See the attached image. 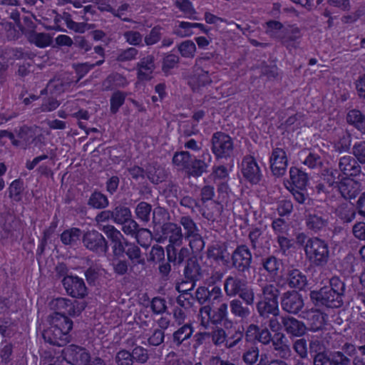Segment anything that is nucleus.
Instances as JSON below:
<instances>
[{
    "label": "nucleus",
    "mask_w": 365,
    "mask_h": 365,
    "mask_svg": "<svg viewBox=\"0 0 365 365\" xmlns=\"http://www.w3.org/2000/svg\"><path fill=\"white\" fill-rule=\"evenodd\" d=\"M329 284V286L310 292L311 300L316 306L338 308L343 304L344 283L339 277H332Z\"/></svg>",
    "instance_id": "1"
},
{
    "label": "nucleus",
    "mask_w": 365,
    "mask_h": 365,
    "mask_svg": "<svg viewBox=\"0 0 365 365\" xmlns=\"http://www.w3.org/2000/svg\"><path fill=\"white\" fill-rule=\"evenodd\" d=\"M49 327L43 334L44 339L57 346L65 344L68 341L72 321L63 314L54 313L49 317Z\"/></svg>",
    "instance_id": "2"
},
{
    "label": "nucleus",
    "mask_w": 365,
    "mask_h": 365,
    "mask_svg": "<svg viewBox=\"0 0 365 365\" xmlns=\"http://www.w3.org/2000/svg\"><path fill=\"white\" fill-rule=\"evenodd\" d=\"M304 252L307 259L315 266H324L329 261V245L319 237L307 240L304 245Z\"/></svg>",
    "instance_id": "3"
},
{
    "label": "nucleus",
    "mask_w": 365,
    "mask_h": 365,
    "mask_svg": "<svg viewBox=\"0 0 365 365\" xmlns=\"http://www.w3.org/2000/svg\"><path fill=\"white\" fill-rule=\"evenodd\" d=\"M49 307L55 313L60 314L70 315L71 317L78 316L81 312L85 309L86 304L84 302H72L70 299L63 297H58L53 299L49 302Z\"/></svg>",
    "instance_id": "4"
},
{
    "label": "nucleus",
    "mask_w": 365,
    "mask_h": 365,
    "mask_svg": "<svg viewBox=\"0 0 365 365\" xmlns=\"http://www.w3.org/2000/svg\"><path fill=\"white\" fill-rule=\"evenodd\" d=\"M39 130L24 127L19 133V140L14 139V135L8 131L4 130L0 133V144L6 143L7 140L14 145H29L37 140L36 135H38Z\"/></svg>",
    "instance_id": "5"
},
{
    "label": "nucleus",
    "mask_w": 365,
    "mask_h": 365,
    "mask_svg": "<svg viewBox=\"0 0 365 365\" xmlns=\"http://www.w3.org/2000/svg\"><path fill=\"white\" fill-rule=\"evenodd\" d=\"M233 150L231 138L222 133H217L212 138V151L217 158L230 156Z\"/></svg>",
    "instance_id": "6"
},
{
    "label": "nucleus",
    "mask_w": 365,
    "mask_h": 365,
    "mask_svg": "<svg viewBox=\"0 0 365 365\" xmlns=\"http://www.w3.org/2000/svg\"><path fill=\"white\" fill-rule=\"evenodd\" d=\"M272 173L277 177L282 176L287 170L288 160L285 151L279 148L273 149L269 158Z\"/></svg>",
    "instance_id": "7"
},
{
    "label": "nucleus",
    "mask_w": 365,
    "mask_h": 365,
    "mask_svg": "<svg viewBox=\"0 0 365 365\" xmlns=\"http://www.w3.org/2000/svg\"><path fill=\"white\" fill-rule=\"evenodd\" d=\"M281 305L285 312L297 314L304 307V301L298 292H287L283 295Z\"/></svg>",
    "instance_id": "8"
},
{
    "label": "nucleus",
    "mask_w": 365,
    "mask_h": 365,
    "mask_svg": "<svg viewBox=\"0 0 365 365\" xmlns=\"http://www.w3.org/2000/svg\"><path fill=\"white\" fill-rule=\"evenodd\" d=\"M63 284L67 293L73 297L83 298L87 294L83 280L78 277L66 276Z\"/></svg>",
    "instance_id": "9"
},
{
    "label": "nucleus",
    "mask_w": 365,
    "mask_h": 365,
    "mask_svg": "<svg viewBox=\"0 0 365 365\" xmlns=\"http://www.w3.org/2000/svg\"><path fill=\"white\" fill-rule=\"evenodd\" d=\"M23 32L29 41L37 47H47L52 42V37L48 34L36 31L32 22L28 24L27 27L24 29Z\"/></svg>",
    "instance_id": "10"
},
{
    "label": "nucleus",
    "mask_w": 365,
    "mask_h": 365,
    "mask_svg": "<svg viewBox=\"0 0 365 365\" xmlns=\"http://www.w3.org/2000/svg\"><path fill=\"white\" fill-rule=\"evenodd\" d=\"M84 245L89 250L98 253H105L108 247L103 236L97 231L87 232L83 236Z\"/></svg>",
    "instance_id": "11"
},
{
    "label": "nucleus",
    "mask_w": 365,
    "mask_h": 365,
    "mask_svg": "<svg viewBox=\"0 0 365 365\" xmlns=\"http://www.w3.org/2000/svg\"><path fill=\"white\" fill-rule=\"evenodd\" d=\"M180 222L186 230V237L190 240L191 248L197 250H201L204 246V243L197 233V227L193 221L187 217H183L181 218Z\"/></svg>",
    "instance_id": "12"
},
{
    "label": "nucleus",
    "mask_w": 365,
    "mask_h": 365,
    "mask_svg": "<svg viewBox=\"0 0 365 365\" xmlns=\"http://www.w3.org/2000/svg\"><path fill=\"white\" fill-rule=\"evenodd\" d=\"M103 231L113 243V252L115 256H120L125 252L126 244L122 234L112 225L103 227Z\"/></svg>",
    "instance_id": "13"
},
{
    "label": "nucleus",
    "mask_w": 365,
    "mask_h": 365,
    "mask_svg": "<svg viewBox=\"0 0 365 365\" xmlns=\"http://www.w3.org/2000/svg\"><path fill=\"white\" fill-rule=\"evenodd\" d=\"M227 306L226 304H221L217 313L212 314V309L210 306H205L200 309L201 323L204 327H207L210 322L217 323L222 320L227 314Z\"/></svg>",
    "instance_id": "14"
},
{
    "label": "nucleus",
    "mask_w": 365,
    "mask_h": 365,
    "mask_svg": "<svg viewBox=\"0 0 365 365\" xmlns=\"http://www.w3.org/2000/svg\"><path fill=\"white\" fill-rule=\"evenodd\" d=\"M301 317L307 321L311 330L316 331L324 325L326 315L318 309H311L303 311Z\"/></svg>",
    "instance_id": "15"
},
{
    "label": "nucleus",
    "mask_w": 365,
    "mask_h": 365,
    "mask_svg": "<svg viewBox=\"0 0 365 365\" xmlns=\"http://www.w3.org/2000/svg\"><path fill=\"white\" fill-rule=\"evenodd\" d=\"M305 223L308 230L317 233L327 227L328 218L321 212H309L306 215Z\"/></svg>",
    "instance_id": "16"
},
{
    "label": "nucleus",
    "mask_w": 365,
    "mask_h": 365,
    "mask_svg": "<svg viewBox=\"0 0 365 365\" xmlns=\"http://www.w3.org/2000/svg\"><path fill=\"white\" fill-rule=\"evenodd\" d=\"M287 339L282 333H277L272 339L275 355L282 359H287L291 355V349L287 344Z\"/></svg>",
    "instance_id": "17"
},
{
    "label": "nucleus",
    "mask_w": 365,
    "mask_h": 365,
    "mask_svg": "<svg viewBox=\"0 0 365 365\" xmlns=\"http://www.w3.org/2000/svg\"><path fill=\"white\" fill-rule=\"evenodd\" d=\"M339 168L345 176H356L361 172V168L356 160L350 155L339 159Z\"/></svg>",
    "instance_id": "18"
},
{
    "label": "nucleus",
    "mask_w": 365,
    "mask_h": 365,
    "mask_svg": "<svg viewBox=\"0 0 365 365\" xmlns=\"http://www.w3.org/2000/svg\"><path fill=\"white\" fill-rule=\"evenodd\" d=\"M162 230L163 235L158 240V241L163 242L165 239H169L170 242L172 244H180L182 239L180 227L173 223H168L163 225Z\"/></svg>",
    "instance_id": "19"
},
{
    "label": "nucleus",
    "mask_w": 365,
    "mask_h": 365,
    "mask_svg": "<svg viewBox=\"0 0 365 365\" xmlns=\"http://www.w3.org/2000/svg\"><path fill=\"white\" fill-rule=\"evenodd\" d=\"M193 90H197L211 83V78L207 71L199 68H196L188 81Z\"/></svg>",
    "instance_id": "20"
},
{
    "label": "nucleus",
    "mask_w": 365,
    "mask_h": 365,
    "mask_svg": "<svg viewBox=\"0 0 365 365\" xmlns=\"http://www.w3.org/2000/svg\"><path fill=\"white\" fill-rule=\"evenodd\" d=\"M284 329L288 334L294 336H301L306 331V326L303 322L289 316H285Z\"/></svg>",
    "instance_id": "21"
},
{
    "label": "nucleus",
    "mask_w": 365,
    "mask_h": 365,
    "mask_svg": "<svg viewBox=\"0 0 365 365\" xmlns=\"http://www.w3.org/2000/svg\"><path fill=\"white\" fill-rule=\"evenodd\" d=\"M341 195L346 199L355 198L359 193V185L353 179H346L339 185Z\"/></svg>",
    "instance_id": "22"
},
{
    "label": "nucleus",
    "mask_w": 365,
    "mask_h": 365,
    "mask_svg": "<svg viewBox=\"0 0 365 365\" xmlns=\"http://www.w3.org/2000/svg\"><path fill=\"white\" fill-rule=\"evenodd\" d=\"M287 282L290 287L299 289H302L307 283L306 276L297 269L288 271Z\"/></svg>",
    "instance_id": "23"
},
{
    "label": "nucleus",
    "mask_w": 365,
    "mask_h": 365,
    "mask_svg": "<svg viewBox=\"0 0 365 365\" xmlns=\"http://www.w3.org/2000/svg\"><path fill=\"white\" fill-rule=\"evenodd\" d=\"M153 58L148 56L139 63L138 78L139 81H148L152 78V73L154 70Z\"/></svg>",
    "instance_id": "24"
},
{
    "label": "nucleus",
    "mask_w": 365,
    "mask_h": 365,
    "mask_svg": "<svg viewBox=\"0 0 365 365\" xmlns=\"http://www.w3.org/2000/svg\"><path fill=\"white\" fill-rule=\"evenodd\" d=\"M302 34L298 28H290L282 38V43L288 49L296 48L299 46V39Z\"/></svg>",
    "instance_id": "25"
},
{
    "label": "nucleus",
    "mask_w": 365,
    "mask_h": 365,
    "mask_svg": "<svg viewBox=\"0 0 365 365\" xmlns=\"http://www.w3.org/2000/svg\"><path fill=\"white\" fill-rule=\"evenodd\" d=\"M250 256V253L247 247L244 246L238 247L232 256L235 265L243 268L249 266L251 259Z\"/></svg>",
    "instance_id": "26"
},
{
    "label": "nucleus",
    "mask_w": 365,
    "mask_h": 365,
    "mask_svg": "<svg viewBox=\"0 0 365 365\" xmlns=\"http://www.w3.org/2000/svg\"><path fill=\"white\" fill-rule=\"evenodd\" d=\"M289 176L292 184L296 187V188H305L308 182L307 173L297 168L292 167L289 170Z\"/></svg>",
    "instance_id": "27"
},
{
    "label": "nucleus",
    "mask_w": 365,
    "mask_h": 365,
    "mask_svg": "<svg viewBox=\"0 0 365 365\" xmlns=\"http://www.w3.org/2000/svg\"><path fill=\"white\" fill-rule=\"evenodd\" d=\"M346 120L349 123L365 133V115L360 110L356 109L350 110L347 114Z\"/></svg>",
    "instance_id": "28"
},
{
    "label": "nucleus",
    "mask_w": 365,
    "mask_h": 365,
    "mask_svg": "<svg viewBox=\"0 0 365 365\" xmlns=\"http://www.w3.org/2000/svg\"><path fill=\"white\" fill-rule=\"evenodd\" d=\"M257 310L261 316L278 314L279 312L278 308V301L263 299L258 303Z\"/></svg>",
    "instance_id": "29"
},
{
    "label": "nucleus",
    "mask_w": 365,
    "mask_h": 365,
    "mask_svg": "<svg viewBox=\"0 0 365 365\" xmlns=\"http://www.w3.org/2000/svg\"><path fill=\"white\" fill-rule=\"evenodd\" d=\"M128 84L127 79L120 74L110 75L103 83L105 89H113L118 87H124Z\"/></svg>",
    "instance_id": "30"
},
{
    "label": "nucleus",
    "mask_w": 365,
    "mask_h": 365,
    "mask_svg": "<svg viewBox=\"0 0 365 365\" xmlns=\"http://www.w3.org/2000/svg\"><path fill=\"white\" fill-rule=\"evenodd\" d=\"M323 158L319 153L309 152L305 158L302 160V163L311 169H319L323 165Z\"/></svg>",
    "instance_id": "31"
},
{
    "label": "nucleus",
    "mask_w": 365,
    "mask_h": 365,
    "mask_svg": "<svg viewBox=\"0 0 365 365\" xmlns=\"http://www.w3.org/2000/svg\"><path fill=\"white\" fill-rule=\"evenodd\" d=\"M336 213L344 222H351L356 217L354 209L348 204L340 205L336 210Z\"/></svg>",
    "instance_id": "32"
},
{
    "label": "nucleus",
    "mask_w": 365,
    "mask_h": 365,
    "mask_svg": "<svg viewBox=\"0 0 365 365\" xmlns=\"http://www.w3.org/2000/svg\"><path fill=\"white\" fill-rule=\"evenodd\" d=\"M177 6L185 14L186 17L192 20H198L192 3L189 0H175Z\"/></svg>",
    "instance_id": "33"
},
{
    "label": "nucleus",
    "mask_w": 365,
    "mask_h": 365,
    "mask_svg": "<svg viewBox=\"0 0 365 365\" xmlns=\"http://www.w3.org/2000/svg\"><path fill=\"white\" fill-rule=\"evenodd\" d=\"M193 24L187 21H180L174 29V34L180 37L190 36L193 34Z\"/></svg>",
    "instance_id": "34"
},
{
    "label": "nucleus",
    "mask_w": 365,
    "mask_h": 365,
    "mask_svg": "<svg viewBox=\"0 0 365 365\" xmlns=\"http://www.w3.org/2000/svg\"><path fill=\"white\" fill-rule=\"evenodd\" d=\"M178 51L182 56L185 58H192L196 52V46L193 41L187 40L182 42L178 46Z\"/></svg>",
    "instance_id": "35"
},
{
    "label": "nucleus",
    "mask_w": 365,
    "mask_h": 365,
    "mask_svg": "<svg viewBox=\"0 0 365 365\" xmlns=\"http://www.w3.org/2000/svg\"><path fill=\"white\" fill-rule=\"evenodd\" d=\"M81 236V230L77 228H71L64 231L61 234V240L65 245H71L77 242Z\"/></svg>",
    "instance_id": "36"
},
{
    "label": "nucleus",
    "mask_w": 365,
    "mask_h": 365,
    "mask_svg": "<svg viewBox=\"0 0 365 365\" xmlns=\"http://www.w3.org/2000/svg\"><path fill=\"white\" fill-rule=\"evenodd\" d=\"M192 329L189 325H185L173 334V340L177 345L180 344L183 341L190 337L192 334Z\"/></svg>",
    "instance_id": "37"
},
{
    "label": "nucleus",
    "mask_w": 365,
    "mask_h": 365,
    "mask_svg": "<svg viewBox=\"0 0 365 365\" xmlns=\"http://www.w3.org/2000/svg\"><path fill=\"white\" fill-rule=\"evenodd\" d=\"M173 163L181 168L189 169L190 156L187 152L182 151L176 153L173 159Z\"/></svg>",
    "instance_id": "38"
},
{
    "label": "nucleus",
    "mask_w": 365,
    "mask_h": 365,
    "mask_svg": "<svg viewBox=\"0 0 365 365\" xmlns=\"http://www.w3.org/2000/svg\"><path fill=\"white\" fill-rule=\"evenodd\" d=\"M108 204L106 197L100 192H94L89 199V205L94 208H103L106 207Z\"/></svg>",
    "instance_id": "39"
},
{
    "label": "nucleus",
    "mask_w": 365,
    "mask_h": 365,
    "mask_svg": "<svg viewBox=\"0 0 365 365\" xmlns=\"http://www.w3.org/2000/svg\"><path fill=\"white\" fill-rule=\"evenodd\" d=\"M150 211V205L145 202L139 203L135 209V213L137 217L145 222L149 220Z\"/></svg>",
    "instance_id": "40"
},
{
    "label": "nucleus",
    "mask_w": 365,
    "mask_h": 365,
    "mask_svg": "<svg viewBox=\"0 0 365 365\" xmlns=\"http://www.w3.org/2000/svg\"><path fill=\"white\" fill-rule=\"evenodd\" d=\"M331 363L332 365H349L350 359L341 351H332L329 353Z\"/></svg>",
    "instance_id": "41"
},
{
    "label": "nucleus",
    "mask_w": 365,
    "mask_h": 365,
    "mask_svg": "<svg viewBox=\"0 0 365 365\" xmlns=\"http://www.w3.org/2000/svg\"><path fill=\"white\" fill-rule=\"evenodd\" d=\"M185 274L188 279L196 280L200 275V268L194 261H190L185 269Z\"/></svg>",
    "instance_id": "42"
},
{
    "label": "nucleus",
    "mask_w": 365,
    "mask_h": 365,
    "mask_svg": "<svg viewBox=\"0 0 365 365\" xmlns=\"http://www.w3.org/2000/svg\"><path fill=\"white\" fill-rule=\"evenodd\" d=\"M131 212L127 207H117L113 213L114 221L116 223H123L130 219Z\"/></svg>",
    "instance_id": "43"
},
{
    "label": "nucleus",
    "mask_w": 365,
    "mask_h": 365,
    "mask_svg": "<svg viewBox=\"0 0 365 365\" xmlns=\"http://www.w3.org/2000/svg\"><path fill=\"white\" fill-rule=\"evenodd\" d=\"M285 316H280L278 314H272L269 319V327L272 331H279L284 327Z\"/></svg>",
    "instance_id": "44"
},
{
    "label": "nucleus",
    "mask_w": 365,
    "mask_h": 365,
    "mask_svg": "<svg viewBox=\"0 0 365 365\" xmlns=\"http://www.w3.org/2000/svg\"><path fill=\"white\" fill-rule=\"evenodd\" d=\"M352 153L360 163H365V141L356 143L352 148Z\"/></svg>",
    "instance_id": "45"
},
{
    "label": "nucleus",
    "mask_w": 365,
    "mask_h": 365,
    "mask_svg": "<svg viewBox=\"0 0 365 365\" xmlns=\"http://www.w3.org/2000/svg\"><path fill=\"white\" fill-rule=\"evenodd\" d=\"M125 96L123 93L116 92L113 93L110 99V110L116 113L119 108L123 104Z\"/></svg>",
    "instance_id": "46"
},
{
    "label": "nucleus",
    "mask_w": 365,
    "mask_h": 365,
    "mask_svg": "<svg viewBox=\"0 0 365 365\" xmlns=\"http://www.w3.org/2000/svg\"><path fill=\"white\" fill-rule=\"evenodd\" d=\"M67 85H63L58 79L51 81L47 86V90L53 96H57L66 90Z\"/></svg>",
    "instance_id": "47"
},
{
    "label": "nucleus",
    "mask_w": 365,
    "mask_h": 365,
    "mask_svg": "<svg viewBox=\"0 0 365 365\" xmlns=\"http://www.w3.org/2000/svg\"><path fill=\"white\" fill-rule=\"evenodd\" d=\"M207 168V163L202 160H195L193 162L191 168H189L188 172L193 176H200L205 172Z\"/></svg>",
    "instance_id": "48"
},
{
    "label": "nucleus",
    "mask_w": 365,
    "mask_h": 365,
    "mask_svg": "<svg viewBox=\"0 0 365 365\" xmlns=\"http://www.w3.org/2000/svg\"><path fill=\"white\" fill-rule=\"evenodd\" d=\"M263 295L264 300L277 301L279 291L275 285L267 284L263 287Z\"/></svg>",
    "instance_id": "49"
},
{
    "label": "nucleus",
    "mask_w": 365,
    "mask_h": 365,
    "mask_svg": "<svg viewBox=\"0 0 365 365\" xmlns=\"http://www.w3.org/2000/svg\"><path fill=\"white\" fill-rule=\"evenodd\" d=\"M126 248L125 252L130 259L137 263L141 262L140 251L136 245L133 244H126Z\"/></svg>",
    "instance_id": "50"
},
{
    "label": "nucleus",
    "mask_w": 365,
    "mask_h": 365,
    "mask_svg": "<svg viewBox=\"0 0 365 365\" xmlns=\"http://www.w3.org/2000/svg\"><path fill=\"white\" fill-rule=\"evenodd\" d=\"M252 330H255V339L264 344H268L271 340V334L268 329H264L259 331V328L252 325Z\"/></svg>",
    "instance_id": "51"
},
{
    "label": "nucleus",
    "mask_w": 365,
    "mask_h": 365,
    "mask_svg": "<svg viewBox=\"0 0 365 365\" xmlns=\"http://www.w3.org/2000/svg\"><path fill=\"white\" fill-rule=\"evenodd\" d=\"M293 210L292 202L289 200H280L277 204V210L280 216L289 215Z\"/></svg>",
    "instance_id": "52"
},
{
    "label": "nucleus",
    "mask_w": 365,
    "mask_h": 365,
    "mask_svg": "<svg viewBox=\"0 0 365 365\" xmlns=\"http://www.w3.org/2000/svg\"><path fill=\"white\" fill-rule=\"evenodd\" d=\"M293 348L301 358H305L307 356V345L304 339H297L294 342Z\"/></svg>",
    "instance_id": "53"
},
{
    "label": "nucleus",
    "mask_w": 365,
    "mask_h": 365,
    "mask_svg": "<svg viewBox=\"0 0 365 365\" xmlns=\"http://www.w3.org/2000/svg\"><path fill=\"white\" fill-rule=\"evenodd\" d=\"M116 362L118 365H132V356L127 351H120L116 355Z\"/></svg>",
    "instance_id": "54"
},
{
    "label": "nucleus",
    "mask_w": 365,
    "mask_h": 365,
    "mask_svg": "<svg viewBox=\"0 0 365 365\" xmlns=\"http://www.w3.org/2000/svg\"><path fill=\"white\" fill-rule=\"evenodd\" d=\"M279 262L274 257H270L263 262L264 269L270 273H274L279 267Z\"/></svg>",
    "instance_id": "55"
},
{
    "label": "nucleus",
    "mask_w": 365,
    "mask_h": 365,
    "mask_svg": "<svg viewBox=\"0 0 365 365\" xmlns=\"http://www.w3.org/2000/svg\"><path fill=\"white\" fill-rule=\"evenodd\" d=\"M352 232L356 238L365 241V222H359L356 223L353 226Z\"/></svg>",
    "instance_id": "56"
},
{
    "label": "nucleus",
    "mask_w": 365,
    "mask_h": 365,
    "mask_svg": "<svg viewBox=\"0 0 365 365\" xmlns=\"http://www.w3.org/2000/svg\"><path fill=\"white\" fill-rule=\"evenodd\" d=\"M66 24L68 29L78 33H84L87 29L86 25L85 24L74 22L69 17L66 19Z\"/></svg>",
    "instance_id": "57"
},
{
    "label": "nucleus",
    "mask_w": 365,
    "mask_h": 365,
    "mask_svg": "<svg viewBox=\"0 0 365 365\" xmlns=\"http://www.w3.org/2000/svg\"><path fill=\"white\" fill-rule=\"evenodd\" d=\"M231 309L233 314L240 317L247 316L249 313L248 309L244 308L238 301H233L232 302Z\"/></svg>",
    "instance_id": "58"
},
{
    "label": "nucleus",
    "mask_w": 365,
    "mask_h": 365,
    "mask_svg": "<svg viewBox=\"0 0 365 365\" xmlns=\"http://www.w3.org/2000/svg\"><path fill=\"white\" fill-rule=\"evenodd\" d=\"M314 365H332L329 354L324 352H319L314 358Z\"/></svg>",
    "instance_id": "59"
},
{
    "label": "nucleus",
    "mask_w": 365,
    "mask_h": 365,
    "mask_svg": "<svg viewBox=\"0 0 365 365\" xmlns=\"http://www.w3.org/2000/svg\"><path fill=\"white\" fill-rule=\"evenodd\" d=\"M287 225L284 220L278 218L272 222V228L278 236L284 234L287 231Z\"/></svg>",
    "instance_id": "60"
},
{
    "label": "nucleus",
    "mask_w": 365,
    "mask_h": 365,
    "mask_svg": "<svg viewBox=\"0 0 365 365\" xmlns=\"http://www.w3.org/2000/svg\"><path fill=\"white\" fill-rule=\"evenodd\" d=\"M151 308L156 314H160L165 310V301L160 298H154L151 303Z\"/></svg>",
    "instance_id": "61"
},
{
    "label": "nucleus",
    "mask_w": 365,
    "mask_h": 365,
    "mask_svg": "<svg viewBox=\"0 0 365 365\" xmlns=\"http://www.w3.org/2000/svg\"><path fill=\"white\" fill-rule=\"evenodd\" d=\"M122 224L123 231L128 235L133 234L136 231L138 227L137 223L131 219L126 220V222H123Z\"/></svg>",
    "instance_id": "62"
},
{
    "label": "nucleus",
    "mask_w": 365,
    "mask_h": 365,
    "mask_svg": "<svg viewBox=\"0 0 365 365\" xmlns=\"http://www.w3.org/2000/svg\"><path fill=\"white\" fill-rule=\"evenodd\" d=\"M125 38L130 44L136 45L141 42L142 36L137 31H129L125 34Z\"/></svg>",
    "instance_id": "63"
},
{
    "label": "nucleus",
    "mask_w": 365,
    "mask_h": 365,
    "mask_svg": "<svg viewBox=\"0 0 365 365\" xmlns=\"http://www.w3.org/2000/svg\"><path fill=\"white\" fill-rule=\"evenodd\" d=\"M356 88L359 98L365 99V74L356 81Z\"/></svg>",
    "instance_id": "64"
}]
</instances>
